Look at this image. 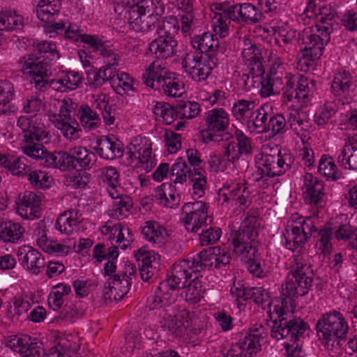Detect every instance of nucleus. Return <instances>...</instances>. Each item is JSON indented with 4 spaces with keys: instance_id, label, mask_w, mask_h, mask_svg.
I'll return each mask as SVG.
<instances>
[{
    "instance_id": "obj_1",
    "label": "nucleus",
    "mask_w": 357,
    "mask_h": 357,
    "mask_svg": "<svg viewBox=\"0 0 357 357\" xmlns=\"http://www.w3.org/2000/svg\"><path fill=\"white\" fill-rule=\"evenodd\" d=\"M307 261L301 255L295 256L294 264L291 266L285 284L282 286V306L278 310H275V314L269 313L270 319L273 323L271 335L278 340L289 338L291 344L287 343V350L289 347H292L293 350L298 349L299 337L308 328L307 324L302 319L293 314L294 299L306 295L312 285L313 273Z\"/></svg>"
},
{
    "instance_id": "obj_2",
    "label": "nucleus",
    "mask_w": 357,
    "mask_h": 357,
    "mask_svg": "<svg viewBox=\"0 0 357 357\" xmlns=\"http://www.w3.org/2000/svg\"><path fill=\"white\" fill-rule=\"evenodd\" d=\"M59 58L56 45L48 42H40L33 47V52L18 61L20 70L29 76L35 86L40 90L50 87L55 91L66 89L63 76L58 79H50L52 75V62Z\"/></svg>"
},
{
    "instance_id": "obj_3",
    "label": "nucleus",
    "mask_w": 357,
    "mask_h": 357,
    "mask_svg": "<svg viewBox=\"0 0 357 357\" xmlns=\"http://www.w3.org/2000/svg\"><path fill=\"white\" fill-rule=\"evenodd\" d=\"M260 221L252 214H248L241 227L233 234L234 252L247 265L248 270L257 277H261L263 270L258 259L257 241Z\"/></svg>"
},
{
    "instance_id": "obj_4",
    "label": "nucleus",
    "mask_w": 357,
    "mask_h": 357,
    "mask_svg": "<svg viewBox=\"0 0 357 357\" xmlns=\"http://www.w3.org/2000/svg\"><path fill=\"white\" fill-rule=\"evenodd\" d=\"M164 8L157 0H142L126 9L125 17L135 31H149L157 29Z\"/></svg>"
},
{
    "instance_id": "obj_5",
    "label": "nucleus",
    "mask_w": 357,
    "mask_h": 357,
    "mask_svg": "<svg viewBox=\"0 0 357 357\" xmlns=\"http://www.w3.org/2000/svg\"><path fill=\"white\" fill-rule=\"evenodd\" d=\"M17 125L24 133V139L26 144L22 147L24 153L33 158L42 162L48 152L44 149L43 143L49 142L48 132L45 130L44 125L36 116H20Z\"/></svg>"
},
{
    "instance_id": "obj_6",
    "label": "nucleus",
    "mask_w": 357,
    "mask_h": 357,
    "mask_svg": "<svg viewBox=\"0 0 357 357\" xmlns=\"http://www.w3.org/2000/svg\"><path fill=\"white\" fill-rule=\"evenodd\" d=\"M96 161L97 156L93 152L79 146L70 148L68 152L58 151L47 154L42 165L62 170L77 169V167L86 170L92 168Z\"/></svg>"
},
{
    "instance_id": "obj_7",
    "label": "nucleus",
    "mask_w": 357,
    "mask_h": 357,
    "mask_svg": "<svg viewBox=\"0 0 357 357\" xmlns=\"http://www.w3.org/2000/svg\"><path fill=\"white\" fill-rule=\"evenodd\" d=\"M349 326L340 312L333 310L323 314L316 324L317 337L327 349L346 338Z\"/></svg>"
},
{
    "instance_id": "obj_8",
    "label": "nucleus",
    "mask_w": 357,
    "mask_h": 357,
    "mask_svg": "<svg viewBox=\"0 0 357 357\" xmlns=\"http://www.w3.org/2000/svg\"><path fill=\"white\" fill-rule=\"evenodd\" d=\"M167 70L159 64L158 61H153L146 73L142 75L144 83L155 90H162L169 96H180L182 93V85L176 78L167 77Z\"/></svg>"
},
{
    "instance_id": "obj_9",
    "label": "nucleus",
    "mask_w": 357,
    "mask_h": 357,
    "mask_svg": "<svg viewBox=\"0 0 357 357\" xmlns=\"http://www.w3.org/2000/svg\"><path fill=\"white\" fill-rule=\"evenodd\" d=\"M59 107V118L55 120L56 127L70 140L79 138V124L76 116H79L78 105L70 98L57 100Z\"/></svg>"
},
{
    "instance_id": "obj_10",
    "label": "nucleus",
    "mask_w": 357,
    "mask_h": 357,
    "mask_svg": "<svg viewBox=\"0 0 357 357\" xmlns=\"http://www.w3.org/2000/svg\"><path fill=\"white\" fill-rule=\"evenodd\" d=\"M229 125V117L223 109H213L207 113L206 117V130L201 132L203 140L207 143L227 141L233 136L231 132H225Z\"/></svg>"
},
{
    "instance_id": "obj_11",
    "label": "nucleus",
    "mask_w": 357,
    "mask_h": 357,
    "mask_svg": "<svg viewBox=\"0 0 357 357\" xmlns=\"http://www.w3.org/2000/svg\"><path fill=\"white\" fill-rule=\"evenodd\" d=\"M208 204L197 201L185 204L182 207L181 222L190 232H197L207 227L213 222L212 216L208 215Z\"/></svg>"
},
{
    "instance_id": "obj_12",
    "label": "nucleus",
    "mask_w": 357,
    "mask_h": 357,
    "mask_svg": "<svg viewBox=\"0 0 357 357\" xmlns=\"http://www.w3.org/2000/svg\"><path fill=\"white\" fill-rule=\"evenodd\" d=\"M218 59L198 56L195 52L185 54L182 60V66L190 77L196 82L205 80L216 66Z\"/></svg>"
},
{
    "instance_id": "obj_13",
    "label": "nucleus",
    "mask_w": 357,
    "mask_h": 357,
    "mask_svg": "<svg viewBox=\"0 0 357 357\" xmlns=\"http://www.w3.org/2000/svg\"><path fill=\"white\" fill-rule=\"evenodd\" d=\"M294 162V157L290 153H281L278 149H271L270 153L263 152L260 165L262 173L267 176H280L289 170Z\"/></svg>"
},
{
    "instance_id": "obj_14",
    "label": "nucleus",
    "mask_w": 357,
    "mask_h": 357,
    "mask_svg": "<svg viewBox=\"0 0 357 357\" xmlns=\"http://www.w3.org/2000/svg\"><path fill=\"white\" fill-rule=\"evenodd\" d=\"M188 178L192 183L194 194L201 197L206 184L205 175L199 169H195V172H192L186 162L179 159L172 166L170 179L175 184H182L186 181Z\"/></svg>"
},
{
    "instance_id": "obj_15",
    "label": "nucleus",
    "mask_w": 357,
    "mask_h": 357,
    "mask_svg": "<svg viewBox=\"0 0 357 357\" xmlns=\"http://www.w3.org/2000/svg\"><path fill=\"white\" fill-rule=\"evenodd\" d=\"M137 269L135 265L128 261H126L119 267V270L113 278H109L111 280L112 294L114 300L119 301L122 299L125 295L129 291L132 284V277L135 276Z\"/></svg>"
},
{
    "instance_id": "obj_16",
    "label": "nucleus",
    "mask_w": 357,
    "mask_h": 357,
    "mask_svg": "<svg viewBox=\"0 0 357 357\" xmlns=\"http://www.w3.org/2000/svg\"><path fill=\"white\" fill-rule=\"evenodd\" d=\"M303 197L306 204L317 208H323L325 204V192L323 182L312 174L303 176Z\"/></svg>"
},
{
    "instance_id": "obj_17",
    "label": "nucleus",
    "mask_w": 357,
    "mask_h": 357,
    "mask_svg": "<svg viewBox=\"0 0 357 357\" xmlns=\"http://www.w3.org/2000/svg\"><path fill=\"white\" fill-rule=\"evenodd\" d=\"M40 202V196L36 192L25 191L19 195L17 212L24 219L33 220L39 216Z\"/></svg>"
},
{
    "instance_id": "obj_18",
    "label": "nucleus",
    "mask_w": 357,
    "mask_h": 357,
    "mask_svg": "<svg viewBox=\"0 0 357 357\" xmlns=\"http://www.w3.org/2000/svg\"><path fill=\"white\" fill-rule=\"evenodd\" d=\"M18 260L32 274H38L45 267V258L37 250L27 245L20 247L17 252Z\"/></svg>"
},
{
    "instance_id": "obj_19",
    "label": "nucleus",
    "mask_w": 357,
    "mask_h": 357,
    "mask_svg": "<svg viewBox=\"0 0 357 357\" xmlns=\"http://www.w3.org/2000/svg\"><path fill=\"white\" fill-rule=\"evenodd\" d=\"M7 347L24 357H40L43 351L41 344L29 335L11 337Z\"/></svg>"
},
{
    "instance_id": "obj_20",
    "label": "nucleus",
    "mask_w": 357,
    "mask_h": 357,
    "mask_svg": "<svg viewBox=\"0 0 357 357\" xmlns=\"http://www.w3.org/2000/svg\"><path fill=\"white\" fill-rule=\"evenodd\" d=\"M260 334L245 336L244 340L231 347L229 349L221 351L222 357H252L260 349Z\"/></svg>"
},
{
    "instance_id": "obj_21",
    "label": "nucleus",
    "mask_w": 357,
    "mask_h": 357,
    "mask_svg": "<svg viewBox=\"0 0 357 357\" xmlns=\"http://www.w3.org/2000/svg\"><path fill=\"white\" fill-rule=\"evenodd\" d=\"M176 291L164 280L161 282L154 292L147 299V307L153 310L160 307H169L175 302Z\"/></svg>"
},
{
    "instance_id": "obj_22",
    "label": "nucleus",
    "mask_w": 357,
    "mask_h": 357,
    "mask_svg": "<svg viewBox=\"0 0 357 357\" xmlns=\"http://www.w3.org/2000/svg\"><path fill=\"white\" fill-rule=\"evenodd\" d=\"M196 271L198 270L193 268L190 261L183 260L174 265L172 275L164 281L168 282L169 286L176 291L180 288H184L188 280L191 279L192 272Z\"/></svg>"
},
{
    "instance_id": "obj_23",
    "label": "nucleus",
    "mask_w": 357,
    "mask_h": 357,
    "mask_svg": "<svg viewBox=\"0 0 357 357\" xmlns=\"http://www.w3.org/2000/svg\"><path fill=\"white\" fill-rule=\"evenodd\" d=\"M262 53V50L256 45L245 43V47L243 49L241 55L247 66V70L254 71L257 74L265 73L264 59Z\"/></svg>"
},
{
    "instance_id": "obj_24",
    "label": "nucleus",
    "mask_w": 357,
    "mask_h": 357,
    "mask_svg": "<svg viewBox=\"0 0 357 357\" xmlns=\"http://www.w3.org/2000/svg\"><path fill=\"white\" fill-rule=\"evenodd\" d=\"M96 151L101 158L107 160L121 158L123 154V144L108 136H102L97 140Z\"/></svg>"
},
{
    "instance_id": "obj_25",
    "label": "nucleus",
    "mask_w": 357,
    "mask_h": 357,
    "mask_svg": "<svg viewBox=\"0 0 357 357\" xmlns=\"http://www.w3.org/2000/svg\"><path fill=\"white\" fill-rule=\"evenodd\" d=\"M177 41L174 37L161 36L149 45V50L158 59H167L175 53Z\"/></svg>"
},
{
    "instance_id": "obj_26",
    "label": "nucleus",
    "mask_w": 357,
    "mask_h": 357,
    "mask_svg": "<svg viewBox=\"0 0 357 357\" xmlns=\"http://www.w3.org/2000/svg\"><path fill=\"white\" fill-rule=\"evenodd\" d=\"M337 162L345 169L357 170V135L348 138Z\"/></svg>"
},
{
    "instance_id": "obj_27",
    "label": "nucleus",
    "mask_w": 357,
    "mask_h": 357,
    "mask_svg": "<svg viewBox=\"0 0 357 357\" xmlns=\"http://www.w3.org/2000/svg\"><path fill=\"white\" fill-rule=\"evenodd\" d=\"M194 48L197 49L203 55L202 56L216 57L219 48V42L215 36L209 32H206L202 36H195L192 40Z\"/></svg>"
},
{
    "instance_id": "obj_28",
    "label": "nucleus",
    "mask_w": 357,
    "mask_h": 357,
    "mask_svg": "<svg viewBox=\"0 0 357 357\" xmlns=\"http://www.w3.org/2000/svg\"><path fill=\"white\" fill-rule=\"evenodd\" d=\"M77 214L78 211L76 209L64 211L56 220V229L67 234H73L77 230L78 225L82 220Z\"/></svg>"
},
{
    "instance_id": "obj_29",
    "label": "nucleus",
    "mask_w": 357,
    "mask_h": 357,
    "mask_svg": "<svg viewBox=\"0 0 357 357\" xmlns=\"http://www.w3.org/2000/svg\"><path fill=\"white\" fill-rule=\"evenodd\" d=\"M24 232V229L19 223L1 220L0 238L3 241L16 243L23 237Z\"/></svg>"
},
{
    "instance_id": "obj_30",
    "label": "nucleus",
    "mask_w": 357,
    "mask_h": 357,
    "mask_svg": "<svg viewBox=\"0 0 357 357\" xmlns=\"http://www.w3.org/2000/svg\"><path fill=\"white\" fill-rule=\"evenodd\" d=\"M153 112L156 121H162L167 125L173 123L178 114L176 108L165 102H157L153 107Z\"/></svg>"
},
{
    "instance_id": "obj_31",
    "label": "nucleus",
    "mask_w": 357,
    "mask_h": 357,
    "mask_svg": "<svg viewBox=\"0 0 357 357\" xmlns=\"http://www.w3.org/2000/svg\"><path fill=\"white\" fill-rule=\"evenodd\" d=\"M236 4H228L226 13L222 20L218 18V24L213 25V30L215 34L219 35L221 38L225 37L228 33L229 24L231 21L238 23V13Z\"/></svg>"
},
{
    "instance_id": "obj_32",
    "label": "nucleus",
    "mask_w": 357,
    "mask_h": 357,
    "mask_svg": "<svg viewBox=\"0 0 357 357\" xmlns=\"http://www.w3.org/2000/svg\"><path fill=\"white\" fill-rule=\"evenodd\" d=\"M169 191H174V187L169 183H164L156 188L155 197L161 204L170 208H174L178 206L180 197L174 193H169V197H167V192H169Z\"/></svg>"
},
{
    "instance_id": "obj_33",
    "label": "nucleus",
    "mask_w": 357,
    "mask_h": 357,
    "mask_svg": "<svg viewBox=\"0 0 357 357\" xmlns=\"http://www.w3.org/2000/svg\"><path fill=\"white\" fill-rule=\"evenodd\" d=\"M325 45L317 33L310 34L305 42V47L303 49V55L310 56L311 60H316L322 55Z\"/></svg>"
},
{
    "instance_id": "obj_34",
    "label": "nucleus",
    "mask_w": 357,
    "mask_h": 357,
    "mask_svg": "<svg viewBox=\"0 0 357 357\" xmlns=\"http://www.w3.org/2000/svg\"><path fill=\"white\" fill-rule=\"evenodd\" d=\"M284 236L286 239V245L289 249L294 250V248L302 246L309 239L303 233H302L297 226H294V224L288 222Z\"/></svg>"
},
{
    "instance_id": "obj_35",
    "label": "nucleus",
    "mask_w": 357,
    "mask_h": 357,
    "mask_svg": "<svg viewBox=\"0 0 357 357\" xmlns=\"http://www.w3.org/2000/svg\"><path fill=\"white\" fill-rule=\"evenodd\" d=\"M352 84L351 77L346 72L337 74L331 84V91L335 96H347Z\"/></svg>"
},
{
    "instance_id": "obj_36",
    "label": "nucleus",
    "mask_w": 357,
    "mask_h": 357,
    "mask_svg": "<svg viewBox=\"0 0 357 357\" xmlns=\"http://www.w3.org/2000/svg\"><path fill=\"white\" fill-rule=\"evenodd\" d=\"M288 123L290 128L302 139L307 137L309 133V122L306 119H303L301 114L294 110L291 112L288 117Z\"/></svg>"
},
{
    "instance_id": "obj_37",
    "label": "nucleus",
    "mask_w": 357,
    "mask_h": 357,
    "mask_svg": "<svg viewBox=\"0 0 357 357\" xmlns=\"http://www.w3.org/2000/svg\"><path fill=\"white\" fill-rule=\"evenodd\" d=\"M79 120L82 126L88 130L98 128L100 123L99 114L87 105H82L78 109Z\"/></svg>"
},
{
    "instance_id": "obj_38",
    "label": "nucleus",
    "mask_w": 357,
    "mask_h": 357,
    "mask_svg": "<svg viewBox=\"0 0 357 357\" xmlns=\"http://www.w3.org/2000/svg\"><path fill=\"white\" fill-rule=\"evenodd\" d=\"M318 172L327 179L333 181H336L342 177V172L337 169L333 159L326 155H324L321 158Z\"/></svg>"
},
{
    "instance_id": "obj_39",
    "label": "nucleus",
    "mask_w": 357,
    "mask_h": 357,
    "mask_svg": "<svg viewBox=\"0 0 357 357\" xmlns=\"http://www.w3.org/2000/svg\"><path fill=\"white\" fill-rule=\"evenodd\" d=\"M24 26L22 16L10 11L2 12L0 10V31H12L20 29Z\"/></svg>"
},
{
    "instance_id": "obj_40",
    "label": "nucleus",
    "mask_w": 357,
    "mask_h": 357,
    "mask_svg": "<svg viewBox=\"0 0 357 357\" xmlns=\"http://www.w3.org/2000/svg\"><path fill=\"white\" fill-rule=\"evenodd\" d=\"M164 229L160 227L156 222H146L142 228V233L149 242L153 244H162L165 241L163 236Z\"/></svg>"
},
{
    "instance_id": "obj_41",
    "label": "nucleus",
    "mask_w": 357,
    "mask_h": 357,
    "mask_svg": "<svg viewBox=\"0 0 357 357\" xmlns=\"http://www.w3.org/2000/svg\"><path fill=\"white\" fill-rule=\"evenodd\" d=\"M132 208L131 198L124 196L113 202V208L109 210V215L115 219H123L128 216Z\"/></svg>"
},
{
    "instance_id": "obj_42",
    "label": "nucleus",
    "mask_w": 357,
    "mask_h": 357,
    "mask_svg": "<svg viewBox=\"0 0 357 357\" xmlns=\"http://www.w3.org/2000/svg\"><path fill=\"white\" fill-rule=\"evenodd\" d=\"M165 323L164 326L172 334L176 336H181L183 331L189 326L187 319H184L183 314L169 315L167 318H165Z\"/></svg>"
},
{
    "instance_id": "obj_43",
    "label": "nucleus",
    "mask_w": 357,
    "mask_h": 357,
    "mask_svg": "<svg viewBox=\"0 0 357 357\" xmlns=\"http://www.w3.org/2000/svg\"><path fill=\"white\" fill-rule=\"evenodd\" d=\"M252 299L261 307L265 310L266 307H270L271 305V300L269 293L262 287H252L245 293V300Z\"/></svg>"
},
{
    "instance_id": "obj_44",
    "label": "nucleus",
    "mask_w": 357,
    "mask_h": 357,
    "mask_svg": "<svg viewBox=\"0 0 357 357\" xmlns=\"http://www.w3.org/2000/svg\"><path fill=\"white\" fill-rule=\"evenodd\" d=\"M270 108L267 105H264L257 109V114L252 120V126L258 133L268 132V119L271 116Z\"/></svg>"
},
{
    "instance_id": "obj_45",
    "label": "nucleus",
    "mask_w": 357,
    "mask_h": 357,
    "mask_svg": "<svg viewBox=\"0 0 357 357\" xmlns=\"http://www.w3.org/2000/svg\"><path fill=\"white\" fill-rule=\"evenodd\" d=\"M185 300L192 304L197 303L203 297L204 289L202 282L197 278L193 279L185 287Z\"/></svg>"
},
{
    "instance_id": "obj_46",
    "label": "nucleus",
    "mask_w": 357,
    "mask_h": 357,
    "mask_svg": "<svg viewBox=\"0 0 357 357\" xmlns=\"http://www.w3.org/2000/svg\"><path fill=\"white\" fill-rule=\"evenodd\" d=\"M255 102L252 100L244 99L238 100L232 107L233 115L237 119H243L246 117H251V114L255 108Z\"/></svg>"
},
{
    "instance_id": "obj_47",
    "label": "nucleus",
    "mask_w": 357,
    "mask_h": 357,
    "mask_svg": "<svg viewBox=\"0 0 357 357\" xmlns=\"http://www.w3.org/2000/svg\"><path fill=\"white\" fill-rule=\"evenodd\" d=\"M178 29L179 25L176 17L169 16L165 20H160V19H159L156 33L159 36L163 35L174 37V34L178 31Z\"/></svg>"
},
{
    "instance_id": "obj_48",
    "label": "nucleus",
    "mask_w": 357,
    "mask_h": 357,
    "mask_svg": "<svg viewBox=\"0 0 357 357\" xmlns=\"http://www.w3.org/2000/svg\"><path fill=\"white\" fill-rule=\"evenodd\" d=\"M26 160L25 157L11 155L5 169L13 175L24 176L29 170V167L26 163Z\"/></svg>"
},
{
    "instance_id": "obj_49",
    "label": "nucleus",
    "mask_w": 357,
    "mask_h": 357,
    "mask_svg": "<svg viewBox=\"0 0 357 357\" xmlns=\"http://www.w3.org/2000/svg\"><path fill=\"white\" fill-rule=\"evenodd\" d=\"M291 224H294V226H297L299 230L309 238L313 233L317 231L311 217L303 218L296 214L291 217Z\"/></svg>"
},
{
    "instance_id": "obj_50",
    "label": "nucleus",
    "mask_w": 357,
    "mask_h": 357,
    "mask_svg": "<svg viewBox=\"0 0 357 357\" xmlns=\"http://www.w3.org/2000/svg\"><path fill=\"white\" fill-rule=\"evenodd\" d=\"M59 3H52L45 6H37L36 15L40 21L50 24L54 20V17L59 13Z\"/></svg>"
},
{
    "instance_id": "obj_51",
    "label": "nucleus",
    "mask_w": 357,
    "mask_h": 357,
    "mask_svg": "<svg viewBox=\"0 0 357 357\" xmlns=\"http://www.w3.org/2000/svg\"><path fill=\"white\" fill-rule=\"evenodd\" d=\"M220 142L223 143L222 156L225 162L227 163L231 162L234 164L238 161L241 153L237 148L238 146L236 143L234 141H229V139L227 141H221Z\"/></svg>"
},
{
    "instance_id": "obj_52",
    "label": "nucleus",
    "mask_w": 357,
    "mask_h": 357,
    "mask_svg": "<svg viewBox=\"0 0 357 357\" xmlns=\"http://www.w3.org/2000/svg\"><path fill=\"white\" fill-rule=\"evenodd\" d=\"M202 231L199 235V242L201 245L206 246L211 244L215 243L219 241L222 231L218 227H203Z\"/></svg>"
},
{
    "instance_id": "obj_53",
    "label": "nucleus",
    "mask_w": 357,
    "mask_h": 357,
    "mask_svg": "<svg viewBox=\"0 0 357 357\" xmlns=\"http://www.w3.org/2000/svg\"><path fill=\"white\" fill-rule=\"evenodd\" d=\"M243 17L241 21L246 24H257L263 20L261 11L251 3H243Z\"/></svg>"
},
{
    "instance_id": "obj_54",
    "label": "nucleus",
    "mask_w": 357,
    "mask_h": 357,
    "mask_svg": "<svg viewBox=\"0 0 357 357\" xmlns=\"http://www.w3.org/2000/svg\"><path fill=\"white\" fill-rule=\"evenodd\" d=\"M113 227L115 229V231H119L116 243L121 249H126L134 241L130 229L127 227H123L121 224L114 225Z\"/></svg>"
},
{
    "instance_id": "obj_55",
    "label": "nucleus",
    "mask_w": 357,
    "mask_h": 357,
    "mask_svg": "<svg viewBox=\"0 0 357 357\" xmlns=\"http://www.w3.org/2000/svg\"><path fill=\"white\" fill-rule=\"evenodd\" d=\"M268 124V132L271 131L273 135L282 134L287 130V122L282 114H276L270 116Z\"/></svg>"
},
{
    "instance_id": "obj_56",
    "label": "nucleus",
    "mask_w": 357,
    "mask_h": 357,
    "mask_svg": "<svg viewBox=\"0 0 357 357\" xmlns=\"http://www.w3.org/2000/svg\"><path fill=\"white\" fill-rule=\"evenodd\" d=\"M279 79L271 78L268 75L266 77L261 76V81L260 84V90L259 91L261 97L267 98L273 94L279 93L278 89L275 87L276 82Z\"/></svg>"
},
{
    "instance_id": "obj_57",
    "label": "nucleus",
    "mask_w": 357,
    "mask_h": 357,
    "mask_svg": "<svg viewBox=\"0 0 357 357\" xmlns=\"http://www.w3.org/2000/svg\"><path fill=\"white\" fill-rule=\"evenodd\" d=\"M212 259H213L214 266L215 268H220V265H226L229 264L231 261V255L227 248H221L219 246L212 247Z\"/></svg>"
},
{
    "instance_id": "obj_58",
    "label": "nucleus",
    "mask_w": 357,
    "mask_h": 357,
    "mask_svg": "<svg viewBox=\"0 0 357 357\" xmlns=\"http://www.w3.org/2000/svg\"><path fill=\"white\" fill-rule=\"evenodd\" d=\"M319 13L317 14L318 22L319 24L333 26L335 22V18L337 16V13L335 10L328 6H321L319 8Z\"/></svg>"
},
{
    "instance_id": "obj_59",
    "label": "nucleus",
    "mask_w": 357,
    "mask_h": 357,
    "mask_svg": "<svg viewBox=\"0 0 357 357\" xmlns=\"http://www.w3.org/2000/svg\"><path fill=\"white\" fill-rule=\"evenodd\" d=\"M246 71L248 73H244L241 76V79L243 81L246 90L250 91L259 89L261 83V76L264 75V73L257 74L254 71Z\"/></svg>"
},
{
    "instance_id": "obj_60",
    "label": "nucleus",
    "mask_w": 357,
    "mask_h": 357,
    "mask_svg": "<svg viewBox=\"0 0 357 357\" xmlns=\"http://www.w3.org/2000/svg\"><path fill=\"white\" fill-rule=\"evenodd\" d=\"M158 257L159 255H155L154 252L146 250L144 248L137 250L135 254L136 260L142 264H139L140 267H152V263L155 261Z\"/></svg>"
},
{
    "instance_id": "obj_61",
    "label": "nucleus",
    "mask_w": 357,
    "mask_h": 357,
    "mask_svg": "<svg viewBox=\"0 0 357 357\" xmlns=\"http://www.w3.org/2000/svg\"><path fill=\"white\" fill-rule=\"evenodd\" d=\"M200 111V106L197 102L189 101L179 105L178 112L183 118L192 119L197 116Z\"/></svg>"
},
{
    "instance_id": "obj_62",
    "label": "nucleus",
    "mask_w": 357,
    "mask_h": 357,
    "mask_svg": "<svg viewBox=\"0 0 357 357\" xmlns=\"http://www.w3.org/2000/svg\"><path fill=\"white\" fill-rule=\"evenodd\" d=\"M235 138L237 141L236 145L241 155H248L252 153V147L251 139L247 137L241 130H236L234 132Z\"/></svg>"
},
{
    "instance_id": "obj_63",
    "label": "nucleus",
    "mask_w": 357,
    "mask_h": 357,
    "mask_svg": "<svg viewBox=\"0 0 357 357\" xmlns=\"http://www.w3.org/2000/svg\"><path fill=\"white\" fill-rule=\"evenodd\" d=\"M212 256L211 248L204 250L197 254V258H194L190 264L195 269L198 266H213L214 261Z\"/></svg>"
},
{
    "instance_id": "obj_64",
    "label": "nucleus",
    "mask_w": 357,
    "mask_h": 357,
    "mask_svg": "<svg viewBox=\"0 0 357 357\" xmlns=\"http://www.w3.org/2000/svg\"><path fill=\"white\" fill-rule=\"evenodd\" d=\"M165 139L168 151L170 153H174L181 149V135L172 130H167L165 132Z\"/></svg>"
}]
</instances>
